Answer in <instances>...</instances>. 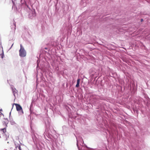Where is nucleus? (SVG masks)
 <instances>
[{
    "label": "nucleus",
    "instance_id": "6e6552de",
    "mask_svg": "<svg viewBox=\"0 0 150 150\" xmlns=\"http://www.w3.org/2000/svg\"><path fill=\"white\" fill-rule=\"evenodd\" d=\"M3 115L2 113V112H0V117L1 116V115Z\"/></svg>",
    "mask_w": 150,
    "mask_h": 150
},
{
    "label": "nucleus",
    "instance_id": "f257e3e1",
    "mask_svg": "<svg viewBox=\"0 0 150 150\" xmlns=\"http://www.w3.org/2000/svg\"><path fill=\"white\" fill-rule=\"evenodd\" d=\"M20 49L19 50V55L21 57H24L26 55V52L21 44L20 45Z\"/></svg>",
    "mask_w": 150,
    "mask_h": 150
},
{
    "label": "nucleus",
    "instance_id": "423d86ee",
    "mask_svg": "<svg viewBox=\"0 0 150 150\" xmlns=\"http://www.w3.org/2000/svg\"><path fill=\"white\" fill-rule=\"evenodd\" d=\"M12 91H13V94L14 95V94H15L14 92H15L16 89H15L12 88Z\"/></svg>",
    "mask_w": 150,
    "mask_h": 150
},
{
    "label": "nucleus",
    "instance_id": "7ed1b4c3",
    "mask_svg": "<svg viewBox=\"0 0 150 150\" xmlns=\"http://www.w3.org/2000/svg\"><path fill=\"white\" fill-rule=\"evenodd\" d=\"M3 123L6 125V127L7 126V125L8 123V120L7 119L4 118L3 120Z\"/></svg>",
    "mask_w": 150,
    "mask_h": 150
},
{
    "label": "nucleus",
    "instance_id": "20e7f679",
    "mask_svg": "<svg viewBox=\"0 0 150 150\" xmlns=\"http://www.w3.org/2000/svg\"><path fill=\"white\" fill-rule=\"evenodd\" d=\"M80 79H78L77 81V84L76 85V87H78L79 86V83Z\"/></svg>",
    "mask_w": 150,
    "mask_h": 150
},
{
    "label": "nucleus",
    "instance_id": "0eeeda50",
    "mask_svg": "<svg viewBox=\"0 0 150 150\" xmlns=\"http://www.w3.org/2000/svg\"><path fill=\"white\" fill-rule=\"evenodd\" d=\"M1 58L2 59V58H3V57H4V56L3 53H2V54H1Z\"/></svg>",
    "mask_w": 150,
    "mask_h": 150
},
{
    "label": "nucleus",
    "instance_id": "f03ea898",
    "mask_svg": "<svg viewBox=\"0 0 150 150\" xmlns=\"http://www.w3.org/2000/svg\"><path fill=\"white\" fill-rule=\"evenodd\" d=\"M13 104L16 105L17 110L18 111H21V112H20L21 114V115L23 114V112L21 106L18 104L14 103Z\"/></svg>",
    "mask_w": 150,
    "mask_h": 150
},
{
    "label": "nucleus",
    "instance_id": "39448f33",
    "mask_svg": "<svg viewBox=\"0 0 150 150\" xmlns=\"http://www.w3.org/2000/svg\"><path fill=\"white\" fill-rule=\"evenodd\" d=\"M1 130L2 132L4 133H5L6 132V128H4L3 129H1Z\"/></svg>",
    "mask_w": 150,
    "mask_h": 150
},
{
    "label": "nucleus",
    "instance_id": "1a4fd4ad",
    "mask_svg": "<svg viewBox=\"0 0 150 150\" xmlns=\"http://www.w3.org/2000/svg\"><path fill=\"white\" fill-rule=\"evenodd\" d=\"M143 21V19H141V21L142 22Z\"/></svg>",
    "mask_w": 150,
    "mask_h": 150
}]
</instances>
